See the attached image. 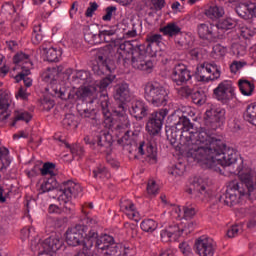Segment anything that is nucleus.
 Returning a JSON list of instances; mask_svg holds the SVG:
<instances>
[{
  "label": "nucleus",
  "instance_id": "60",
  "mask_svg": "<svg viewBox=\"0 0 256 256\" xmlns=\"http://www.w3.org/2000/svg\"><path fill=\"white\" fill-rule=\"evenodd\" d=\"M29 97V94H27V90L23 87H21L16 94V99H22L25 100Z\"/></svg>",
  "mask_w": 256,
  "mask_h": 256
},
{
  "label": "nucleus",
  "instance_id": "34",
  "mask_svg": "<svg viewBox=\"0 0 256 256\" xmlns=\"http://www.w3.org/2000/svg\"><path fill=\"white\" fill-rule=\"evenodd\" d=\"M161 33L168 35V37H175L181 33V27L175 22L168 23L160 29Z\"/></svg>",
  "mask_w": 256,
  "mask_h": 256
},
{
  "label": "nucleus",
  "instance_id": "10",
  "mask_svg": "<svg viewBox=\"0 0 256 256\" xmlns=\"http://www.w3.org/2000/svg\"><path fill=\"white\" fill-rule=\"evenodd\" d=\"M59 77V68H49L44 74L43 79L46 83H50V89L54 96L66 101V99H73L71 93L67 91L65 84L57 83Z\"/></svg>",
  "mask_w": 256,
  "mask_h": 256
},
{
  "label": "nucleus",
  "instance_id": "24",
  "mask_svg": "<svg viewBox=\"0 0 256 256\" xmlns=\"http://www.w3.org/2000/svg\"><path fill=\"white\" fill-rule=\"evenodd\" d=\"M239 25L240 27V33L242 37H249L250 32L249 28L247 27H241V23L237 22V20L227 17L223 20H220L218 24L216 25V29H221L222 31H229V29H235Z\"/></svg>",
  "mask_w": 256,
  "mask_h": 256
},
{
  "label": "nucleus",
  "instance_id": "55",
  "mask_svg": "<svg viewBox=\"0 0 256 256\" xmlns=\"http://www.w3.org/2000/svg\"><path fill=\"white\" fill-rule=\"evenodd\" d=\"M99 8V5L96 2L90 3V7L86 10V17H93L95 10Z\"/></svg>",
  "mask_w": 256,
  "mask_h": 256
},
{
  "label": "nucleus",
  "instance_id": "37",
  "mask_svg": "<svg viewBox=\"0 0 256 256\" xmlns=\"http://www.w3.org/2000/svg\"><path fill=\"white\" fill-rule=\"evenodd\" d=\"M11 165V157L7 148H0V171Z\"/></svg>",
  "mask_w": 256,
  "mask_h": 256
},
{
  "label": "nucleus",
  "instance_id": "1",
  "mask_svg": "<svg viewBox=\"0 0 256 256\" xmlns=\"http://www.w3.org/2000/svg\"><path fill=\"white\" fill-rule=\"evenodd\" d=\"M172 117L178 121L175 126L167 127L168 139H180L188 159H193L202 169L220 172L221 167H231L237 163V152L221 139L215 138L205 128L196 129L187 117H195V110L191 107L177 109Z\"/></svg>",
  "mask_w": 256,
  "mask_h": 256
},
{
  "label": "nucleus",
  "instance_id": "56",
  "mask_svg": "<svg viewBox=\"0 0 256 256\" xmlns=\"http://www.w3.org/2000/svg\"><path fill=\"white\" fill-rule=\"evenodd\" d=\"M151 3L156 11H161L165 7V0H151Z\"/></svg>",
  "mask_w": 256,
  "mask_h": 256
},
{
  "label": "nucleus",
  "instance_id": "59",
  "mask_svg": "<svg viewBox=\"0 0 256 256\" xmlns=\"http://www.w3.org/2000/svg\"><path fill=\"white\" fill-rule=\"evenodd\" d=\"M64 125H68L69 127L75 125V116L73 114H68L64 118Z\"/></svg>",
  "mask_w": 256,
  "mask_h": 256
},
{
  "label": "nucleus",
  "instance_id": "52",
  "mask_svg": "<svg viewBox=\"0 0 256 256\" xmlns=\"http://www.w3.org/2000/svg\"><path fill=\"white\" fill-rule=\"evenodd\" d=\"M27 25V19H25L23 16H19L18 18H15L12 24L13 29H21V27H25Z\"/></svg>",
  "mask_w": 256,
  "mask_h": 256
},
{
  "label": "nucleus",
  "instance_id": "23",
  "mask_svg": "<svg viewBox=\"0 0 256 256\" xmlns=\"http://www.w3.org/2000/svg\"><path fill=\"white\" fill-rule=\"evenodd\" d=\"M13 101V96L9 92H2L0 94V123H5L6 120L11 117V103Z\"/></svg>",
  "mask_w": 256,
  "mask_h": 256
},
{
  "label": "nucleus",
  "instance_id": "46",
  "mask_svg": "<svg viewBox=\"0 0 256 256\" xmlns=\"http://www.w3.org/2000/svg\"><path fill=\"white\" fill-rule=\"evenodd\" d=\"M246 65H247V62L245 61L234 60L230 64V72L233 73V75H237V72L243 69V67H245Z\"/></svg>",
  "mask_w": 256,
  "mask_h": 256
},
{
  "label": "nucleus",
  "instance_id": "45",
  "mask_svg": "<svg viewBox=\"0 0 256 256\" xmlns=\"http://www.w3.org/2000/svg\"><path fill=\"white\" fill-rule=\"evenodd\" d=\"M146 41L149 43L148 47L151 45H160L163 43V36L161 34H150L147 36Z\"/></svg>",
  "mask_w": 256,
  "mask_h": 256
},
{
  "label": "nucleus",
  "instance_id": "64",
  "mask_svg": "<svg viewBox=\"0 0 256 256\" xmlns=\"http://www.w3.org/2000/svg\"><path fill=\"white\" fill-rule=\"evenodd\" d=\"M160 256H174L173 251L171 250H164L160 253Z\"/></svg>",
  "mask_w": 256,
  "mask_h": 256
},
{
  "label": "nucleus",
  "instance_id": "14",
  "mask_svg": "<svg viewBox=\"0 0 256 256\" xmlns=\"http://www.w3.org/2000/svg\"><path fill=\"white\" fill-rule=\"evenodd\" d=\"M213 93L218 101L228 103L231 99H235V86L231 80H224L218 84Z\"/></svg>",
  "mask_w": 256,
  "mask_h": 256
},
{
  "label": "nucleus",
  "instance_id": "31",
  "mask_svg": "<svg viewBox=\"0 0 256 256\" xmlns=\"http://www.w3.org/2000/svg\"><path fill=\"white\" fill-rule=\"evenodd\" d=\"M72 83L73 85H91L95 82L92 81L89 71L79 70L72 73Z\"/></svg>",
  "mask_w": 256,
  "mask_h": 256
},
{
  "label": "nucleus",
  "instance_id": "42",
  "mask_svg": "<svg viewBox=\"0 0 256 256\" xmlns=\"http://www.w3.org/2000/svg\"><path fill=\"white\" fill-rule=\"evenodd\" d=\"M40 173L45 177H53L55 175V164L50 162L44 163L40 169Z\"/></svg>",
  "mask_w": 256,
  "mask_h": 256
},
{
  "label": "nucleus",
  "instance_id": "20",
  "mask_svg": "<svg viewBox=\"0 0 256 256\" xmlns=\"http://www.w3.org/2000/svg\"><path fill=\"white\" fill-rule=\"evenodd\" d=\"M111 35H114L113 32L110 31H104L100 32L99 34H93V32H87L84 34V39L89 45H99L105 41L106 43H112L114 47H117V40L109 39Z\"/></svg>",
  "mask_w": 256,
  "mask_h": 256
},
{
  "label": "nucleus",
  "instance_id": "49",
  "mask_svg": "<svg viewBox=\"0 0 256 256\" xmlns=\"http://www.w3.org/2000/svg\"><path fill=\"white\" fill-rule=\"evenodd\" d=\"M179 249L182 255L184 256H193V249L191 248V245L187 242H182L179 244Z\"/></svg>",
  "mask_w": 256,
  "mask_h": 256
},
{
  "label": "nucleus",
  "instance_id": "58",
  "mask_svg": "<svg viewBox=\"0 0 256 256\" xmlns=\"http://www.w3.org/2000/svg\"><path fill=\"white\" fill-rule=\"evenodd\" d=\"M78 11H79V3L74 2L69 11L70 19H73L75 15H77Z\"/></svg>",
  "mask_w": 256,
  "mask_h": 256
},
{
  "label": "nucleus",
  "instance_id": "16",
  "mask_svg": "<svg viewBox=\"0 0 256 256\" xmlns=\"http://www.w3.org/2000/svg\"><path fill=\"white\" fill-rule=\"evenodd\" d=\"M84 141L87 145H96L100 153H105L111 147V135L106 130L98 132L94 140H91L89 136H85Z\"/></svg>",
  "mask_w": 256,
  "mask_h": 256
},
{
  "label": "nucleus",
  "instance_id": "63",
  "mask_svg": "<svg viewBox=\"0 0 256 256\" xmlns=\"http://www.w3.org/2000/svg\"><path fill=\"white\" fill-rule=\"evenodd\" d=\"M48 212L49 213H61V208L60 207H58L57 205H55V204H51L50 206H49V208H48Z\"/></svg>",
  "mask_w": 256,
  "mask_h": 256
},
{
  "label": "nucleus",
  "instance_id": "9",
  "mask_svg": "<svg viewBox=\"0 0 256 256\" xmlns=\"http://www.w3.org/2000/svg\"><path fill=\"white\" fill-rule=\"evenodd\" d=\"M144 97L153 107H165L169 102V92L157 81L145 84Z\"/></svg>",
  "mask_w": 256,
  "mask_h": 256
},
{
  "label": "nucleus",
  "instance_id": "57",
  "mask_svg": "<svg viewBox=\"0 0 256 256\" xmlns=\"http://www.w3.org/2000/svg\"><path fill=\"white\" fill-rule=\"evenodd\" d=\"M178 93L182 97H189V95L192 93V90L189 88V86H183L178 90Z\"/></svg>",
  "mask_w": 256,
  "mask_h": 256
},
{
  "label": "nucleus",
  "instance_id": "41",
  "mask_svg": "<svg viewBox=\"0 0 256 256\" xmlns=\"http://www.w3.org/2000/svg\"><path fill=\"white\" fill-rule=\"evenodd\" d=\"M140 227L142 231H145L146 233H153V231L157 229V222L153 219H146L141 222Z\"/></svg>",
  "mask_w": 256,
  "mask_h": 256
},
{
  "label": "nucleus",
  "instance_id": "38",
  "mask_svg": "<svg viewBox=\"0 0 256 256\" xmlns=\"http://www.w3.org/2000/svg\"><path fill=\"white\" fill-rule=\"evenodd\" d=\"M31 117V114L25 110L15 111L12 127H15L17 121H25V123H29V121H31Z\"/></svg>",
  "mask_w": 256,
  "mask_h": 256
},
{
  "label": "nucleus",
  "instance_id": "44",
  "mask_svg": "<svg viewBox=\"0 0 256 256\" xmlns=\"http://www.w3.org/2000/svg\"><path fill=\"white\" fill-rule=\"evenodd\" d=\"M212 55L216 59H219V57H225V55H227V48L222 46L221 44H216L213 47Z\"/></svg>",
  "mask_w": 256,
  "mask_h": 256
},
{
  "label": "nucleus",
  "instance_id": "48",
  "mask_svg": "<svg viewBox=\"0 0 256 256\" xmlns=\"http://www.w3.org/2000/svg\"><path fill=\"white\" fill-rule=\"evenodd\" d=\"M82 213L84 215L83 223H86V225H89L90 227H93V225H97V218L96 216L91 217L85 208H83Z\"/></svg>",
  "mask_w": 256,
  "mask_h": 256
},
{
  "label": "nucleus",
  "instance_id": "11",
  "mask_svg": "<svg viewBox=\"0 0 256 256\" xmlns=\"http://www.w3.org/2000/svg\"><path fill=\"white\" fill-rule=\"evenodd\" d=\"M63 247V239L59 235H52L43 241H40L34 251H38V256H53V253Z\"/></svg>",
  "mask_w": 256,
  "mask_h": 256
},
{
  "label": "nucleus",
  "instance_id": "39",
  "mask_svg": "<svg viewBox=\"0 0 256 256\" xmlns=\"http://www.w3.org/2000/svg\"><path fill=\"white\" fill-rule=\"evenodd\" d=\"M169 175L172 177H183V174L185 173V164L183 163H177L175 165H172L168 170Z\"/></svg>",
  "mask_w": 256,
  "mask_h": 256
},
{
  "label": "nucleus",
  "instance_id": "15",
  "mask_svg": "<svg viewBox=\"0 0 256 256\" xmlns=\"http://www.w3.org/2000/svg\"><path fill=\"white\" fill-rule=\"evenodd\" d=\"M167 115H169V110L167 108L154 112L146 124V131H148L150 135H157L161 131L163 121H165Z\"/></svg>",
  "mask_w": 256,
  "mask_h": 256
},
{
  "label": "nucleus",
  "instance_id": "29",
  "mask_svg": "<svg viewBox=\"0 0 256 256\" xmlns=\"http://www.w3.org/2000/svg\"><path fill=\"white\" fill-rule=\"evenodd\" d=\"M236 13L242 19H249L250 17H256V2L241 3L236 6Z\"/></svg>",
  "mask_w": 256,
  "mask_h": 256
},
{
  "label": "nucleus",
  "instance_id": "26",
  "mask_svg": "<svg viewBox=\"0 0 256 256\" xmlns=\"http://www.w3.org/2000/svg\"><path fill=\"white\" fill-rule=\"evenodd\" d=\"M120 210L126 215V217H128V219H131L132 221L138 222L141 219L139 212H137V209L135 208V204H133V201L129 199H124L121 201Z\"/></svg>",
  "mask_w": 256,
  "mask_h": 256
},
{
  "label": "nucleus",
  "instance_id": "43",
  "mask_svg": "<svg viewBox=\"0 0 256 256\" xmlns=\"http://www.w3.org/2000/svg\"><path fill=\"white\" fill-rule=\"evenodd\" d=\"M32 41L35 45L43 41V31L41 30V25H35L32 33Z\"/></svg>",
  "mask_w": 256,
  "mask_h": 256
},
{
  "label": "nucleus",
  "instance_id": "36",
  "mask_svg": "<svg viewBox=\"0 0 256 256\" xmlns=\"http://www.w3.org/2000/svg\"><path fill=\"white\" fill-rule=\"evenodd\" d=\"M244 119H246L248 123L256 126V103H252L247 107Z\"/></svg>",
  "mask_w": 256,
  "mask_h": 256
},
{
  "label": "nucleus",
  "instance_id": "18",
  "mask_svg": "<svg viewBox=\"0 0 256 256\" xmlns=\"http://www.w3.org/2000/svg\"><path fill=\"white\" fill-rule=\"evenodd\" d=\"M171 80L175 85H185L187 81H191V71L187 69V66L183 63L175 64L171 72Z\"/></svg>",
  "mask_w": 256,
  "mask_h": 256
},
{
  "label": "nucleus",
  "instance_id": "28",
  "mask_svg": "<svg viewBox=\"0 0 256 256\" xmlns=\"http://www.w3.org/2000/svg\"><path fill=\"white\" fill-rule=\"evenodd\" d=\"M198 35L201 39L213 41L217 36V26L209 22L202 23L198 26Z\"/></svg>",
  "mask_w": 256,
  "mask_h": 256
},
{
  "label": "nucleus",
  "instance_id": "13",
  "mask_svg": "<svg viewBox=\"0 0 256 256\" xmlns=\"http://www.w3.org/2000/svg\"><path fill=\"white\" fill-rule=\"evenodd\" d=\"M13 63L15 67L14 71L21 69V72L15 76V81L19 83L23 75H31V69L33 68V62H31V56L29 54L18 52L13 57Z\"/></svg>",
  "mask_w": 256,
  "mask_h": 256
},
{
  "label": "nucleus",
  "instance_id": "17",
  "mask_svg": "<svg viewBox=\"0 0 256 256\" xmlns=\"http://www.w3.org/2000/svg\"><path fill=\"white\" fill-rule=\"evenodd\" d=\"M193 190H190L196 199L199 201H208L211 199L213 192L209 189L207 185V180L203 178H196L192 184Z\"/></svg>",
  "mask_w": 256,
  "mask_h": 256
},
{
  "label": "nucleus",
  "instance_id": "12",
  "mask_svg": "<svg viewBox=\"0 0 256 256\" xmlns=\"http://www.w3.org/2000/svg\"><path fill=\"white\" fill-rule=\"evenodd\" d=\"M196 75L197 79L204 83L217 81L221 77V68L215 63L204 62L197 66Z\"/></svg>",
  "mask_w": 256,
  "mask_h": 256
},
{
  "label": "nucleus",
  "instance_id": "47",
  "mask_svg": "<svg viewBox=\"0 0 256 256\" xmlns=\"http://www.w3.org/2000/svg\"><path fill=\"white\" fill-rule=\"evenodd\" d=\"M16 12H17V8H15V6L12 5L11 3H5L2 6V13L9 15V19H11V17H13V15H15Z\"/></svg>",
  "mask_w": 256,
  "mask_h": 256
},
{
  "label": "nucleus",
  "instance_id": "22",
  "mask_svg": "<svg viewBox=\"0 0 256 256\" xmlns=\"http://www.w3.org/2000/svg\"><path fill=\"white\" fill-rule=\"evenodd\" d=\"M137 151L138 155L135 156L136 159H139V157H143V159H145V161H147L151 165H155V163H157V148L153 147V145H145V143L142 142L139 145Z\"/></svg>",
  "mask_w": 256,
  "mask_h": 256
},
{
  "label": "nucleus",
  "instance_id": "3",
  "mask_svg": "<svg viewBox=\"0 0 256 256\" xmlns=\"http://www.w3.org/2000/svg\"><path fill=\"white\" fill-rule=\"evenodd\" d=\"M160 199L163 206L168 207L170 215L173 217V219H178L179 221L184 220L180 223L171 224L169 227L160 232V237L163 243L177 241V239H179L183 233H185V235H189V233L193 231V224L187 220L195 217V208H193V206H183L181 209V206L171 205L169 204V201H167V196L165 195H161Z\"/></svg>",
  "mask_w": 256,
  "mask_h": 256
},
{
  "label": "nucleus",
  "instance_id": "40",
  "mask_svg": "<svg viewBox=\"0 0 256 256\" xmlns=\"http://www.w3.org/2000/svg\"><path fill=\"white\" fill-rule=\"evenodd\" d=\"M93 175L95 179H109V177H111L109 170L101 164L93 170Z\"/></svg>",
  "mask_w": 256,
  "mask_h": 256
},
{
  "label": "nucleus",
  "instance_id": "53",
  "mask_svg": "<svg viewBox=\"0 0 256 256\" xmlns=\"http://www.w3.org/2000/svg\"><path fill=\"white\" fill-rule=\"evenodd\" d=\"M193 101L195 105H205L207 98L205 97V95H202L200 92H197L193 96Z\"/></svg>",
  "mask_w": 256,
  "mask_h": 256
},
{
  "label": "nucleus",
  "instance_id": "35",
  "mask_svg": "<svg viewBox=\"0 0 256 256\" xmlns=\"http://www.w3.org/2000/svg\"><path fill=\"white\" fill-rule=\"evenodd\" d=\"M238 86L242 95H245L246 97H251V95H253L255 86L249 82V80L240 79L238 81Z\"/></svg>",
  "mask_w": 256,
  "mask_h": 256
},
{
  "label": "nucleus",
  "instance_id": "7",
  "mask_svg": "<svg viewBox=\"0 0 256 256\" xmlns=\"http://www.w3.org/2000/svg\"><path fill=\"white\" fill-rule=\"evenodd\" d=\"M119 110H116L114 113L116 115L115 123L112 127L113 133L118 137L119 145H131V131H129V127H131V122L129 121V116L125 114V107L123 104L118 106Z\"/></svg>",
  "mask_w": 256,
  "mask_h": 256
},
{
  "label": "nucleus",
  "instance_id": "32",
  "mask_svg": "<svg viewBox=\"0 0 256 256\" xmlns=\"http://www.w3.org/2000/svg\"><path fill=\"white\" fill-rule=\"evenodd\" d=\"M42 55H44L47 61L55 62L61 59V55H63V51L61 50V48H55V47L43 48Z\"/></svg>",
  "mask_w": 256,
  "mask_h": 256
},
{
  "label": "nucleus",
  "instance_id": "19",
  "mask_svg": "<svg viewBox=\"0 0 256 256\" xmlns=\"http://www.w3.org/2000/svg\"><path fill=\"white\" fill-rule=\"evenodd\" d=\"M111 49H113V45L109 44L99 50L98 65L93 66V71L96 75H103L106 71H110L107 65V58L111 55Z\"/></svg>",
  "mask_w": 256,
  "mask_h": 256
},
{
  "label": "nucleus",
  "instance_id": "8",
  "mask_svg": "<svg viewBox=\"0 0 256 256\" xmlns=\"http://www.w3.org/2000/svg\"><path fill=\"white\" fill-rule=\"evenodd\" d=\"M144 97L153 107H165L169 102V92L157 81L145 84Z\"/></svg>",
  "mask_w": 256,
  "mask_h": 256
},
{
  "label": "nucleus",
  "instance_id": "4",
  "mask_svg": "<svg viewBox=\"0 0 256 256\" xmlns=\"http://www.w3.org/2000/svg\"><path fill=\"white\" fill-rule=\"evenodd\" d=\"M41 193H49V191H55L57 193V199L60 204L69 203L71 199H75L81 195L83 189L81 185L71 180L64 182L60 189H57V180L55 177H50L44 181L40 186Z\"/></svg>",
  "mask_w": 256,
  "mask_h": 256
},
{
  "label": "nucleus",
  "instance_id": "61",
  "mask_svg": "<svg viewBox=\"0 0 256 256\" xmlns=\"http://www.w3.org/2000/svg\"><path fill=\"white\" fill-rule=\"evenodd\" d=\"M31 233V229L24 228L21 230V239L22 241H25L26 239H29V235Z\"/></svg>",
  "mask_w": 256,
  "mask_h": 256
},
{
  "label": "nucleus",
  "instance_id": "51",
  "mask_svg": "<svg viewBox=\"0 0 256 256\" xmlns=\"http://www.w3.org/2000/svg\"><path fill=\"white\" fill-rule=\"evenodd\" d=\"M147 193L149 195H157V193H159V186L157 185V183H155L154 180H150L148 182Z\"/></svg>",
  "mask_w": 256,
  "mask_h": 256
},
{
  "label": "nucleus",
  "instance_id": "6",
  "mask_svg": "<svg viewBox=\"0 0 256 256\" xmlns=\"http://www.w3.org/2000/svg\"><path fill=\"white\" fill-rule=\"evenodd\" d=\"M115 81V76L110 75L104 79H102L100 82L95 81L92 84H86L84 86H81L76 91V99L79 101H89V103H93L95 99H97L100 95V97L104 98V101H108L107 92L105 89L111 85Z\"/></svg>",
  "mask_w": 256,
  "mask_h": 256
},
{
  "label": "nucleus",
  "instance_id": "5",
  "mask_svg": "<svg viewBox=\"0 0 256 256\" xmlns=\"http://www.w3.org/2000/svg\"><path fill=\"white\" fill-rule=\"evenodd\" d=\"M117 53L119 54V59H122L123 61H127V59L132 57V67H134V69L145 71V73H151L153 71V61L146 60L147 53L145 50L136 48L133 51V45L129 42H123L119 44Z\"/></svg>",
  "mask_w": 256,
  "mask_h": 256
},
{
  "label": "nucleus",
  "instance_id": "21",
  "mask_svg": "<svg viewBox=\"0 0 256 256\" xmlns=\"http://www.w3.org/2000/svg\"><path fill=\"white\" fill-rule=\"evenodd\" d=\"M195 249H196V253L199 256L215 255V248H213V241L205 236H202L196 240Z\"/></svg>",
  "mask_w": 256,
  "mask_h": 256
},
{
  "label": "nucleus",
  "instance_id": "25",
  "mask_svg": "<svg viewBox=\"0 0 256 256\" xmlns=\"http://www.w3.org/2000/svg\"><path fill=\"white\" fill-rule=\"evenodd\" d=\"M225 113V109L221 107H212L206 110L205 120L207 121V123H211L212 125H215L217 123H224Z\"/></svg>",
  "mask_w": 256,
  "mask_h": 256
},
{
  "label": "nucleus",
  "instance_id": "62",
  "mask_svg": "<svg viewBox=\"0 0 256 256\" xmlns=\"http://www.w3.org/2000/svg\"><path fill=\"white\" fill-rule=\"evenodd\" d=\"M28 75H23L21 81H24L25 87H31L33 85V79L27 77Z\"/></svg>",
  "mask_w": 256,
  "mask_h": 256
},
{
  "label": "nucleus",
  "instance_id": "54",
  "mask_svg": "<svg viewBox=\"0 0 256 256\" xmlns=\"http://www.w3.org/2000/svg\"><path fill=\"white\" fill-rule=\"evenodd\" d=\"M241 231L240 225H234L227 231V236L230 238L237 237L239 235V232Z\"/></svg>",
  "mask_w": 256,
  "mask_h": 256
},
{
  "label": "nucleus",
  "instance_id": "27",
  "mask_svg": "<svg viewBox=\"0 0 256 256\" xmlns=\"http://www.w3.org/2000/svg\"><path fill=\"white\" fill-rule=\"evenodd\" d=\"M113 97L115 101L119 103H127L131 99V92L129 90V84L122 82L114 87Z\"/></svg>",
  "mask_w": 256,
  "mask_h": 256
},
{
  "label": "nucleus",
  "instance_id": "50",
  "mask_svg": "<svg viewBox=\"0 0 256 256\" xmlns=\"http://www.w3.org/2000/svg\"><path fill=\"white\" fill-rule=\"evenodd\" d=\"M117 13V7L109 6L106 8V14L102 17L104 21H111L113 19V15Z\"/></svg>",
  "mask_w": 256,
  "mask_h": 256
},
{
  "label": "nucleus",
  "instance_id": "30",
  "mask_svg": "<svg viewBox=\"0 0 256 256\" xmlns=\"http://www.w3.org/2000/svg\"><path fill=\"white\" fill-rule=\"evenodd\" d=\"M130 115L132 117H135L138 121H141V119H144V117H147V106L145 102L141 100H136L132 103V106L129 109Z\"/></svg>",
  "mask_w": 256,
  "mask_h": 256
},
{
  "label": "nucleus",
  "instance_id": "2",
  "mask_svg": "<svg viewBox=\"0 0 256 256\" xmlns=\"http://www.w3.org/2000/svg\"><path fill=\"white\" fill-rule=\"evenodd\" d=\"M66 243L70 247H83V253L76 256H133L135 247L128 243L116 244L113 236H99L83 224H77L66 232Z\"/></svg>",
  "mask_w": 256,
  "mask_h": 256
},
{
  "label": "nucleus",
  "instance_id": "33",
  "mask_svg": "<svg viewBox=\"0 0 256 256\" xmlns=\"http://www.w3.org/2000/svg\"><path fill=\"white\" fill-rule=\"evenodd\" d=\"M205 15L208 19H212V21H217V19H221L223 15H225V9L221 6H210L205 9Z\"/></svg>",
  "mask_w": 256,
  "mask_h": 256
}]
</instances>
